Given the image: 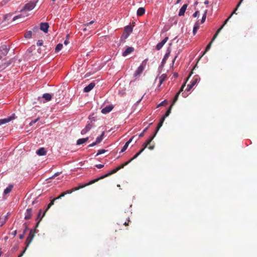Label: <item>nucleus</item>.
Segmentation results:
<instances>
[{"mask_svg": "<svg viewBox=\"0 0 257 257\" xmlns=\"http://www.w3.org/2000/svg\"><path fill=\"white\" fill-rule=\"evenodd\" d=\"M132 161V160H131V159L129 161H128L127 162H126L124 164H122L121 165H120V166H118L117 167H116V168L114 169L113 170H112V171H111L110 172L108 173L107 174H106L105 175H103V176H101V177H99L98 178H96L95 179H93V180H91L90 184H93V183L97 182L99 180L104 179L105 177L109 176L111 175L116 173L118 170H119L123 168L124 166H125L127 165H128Z\"/></svg>", "mask_w": 257, "mask_h": 257, "instance_id": "nucleus-1", "label": "nucleus"}, {"mask_svg": "<svg viewBox=\"0 0 257 257\" xmlns=\"http://www.w3.org/2000/svg\"><path fill=\"white\" fill-rule=\"evenodd\" d=\"M35 231L31 229L30 231L29 235H28V236L27 238L26 241V246L25 247V249L18 257H22L23 256L25 250H26L27 247L29 246V244L31 243V242L35 236Z\"/></svg>", "mask_w": 257, "mask_h": 257, "instance_id": "nucleus-2", "label": "nucleus"}, {"mask_svg": "<svg viewBox=\"0 0 257 257\" xmlns=\"http://www.w3.org/2000/svg\"><path fill=\"white\" fill-rule=\"evenodd\" d=\"M147 64V60L144 61L142 64L138 68L137 70L135 71L134 73V76L137 77L139 76L141 73L145 69V67Z\"/></svg>", "mask_w": 257, "mask_h": 257, "instance_id": "nucleus-3", "label": "nucleus"}, {"mask_svg": "<svg viewBox=\"0 0 257 257\" xmlns=\"http://www.w3.org/2000/svg\"><path fill=\"white\" fill-rule=\"evenodd\" d=\"M91 182V181L90 182H89L87 184H84V185H79L78 187H74L71 190H68L65 192V193H66V194H71L73 192H74L75 191H77L80 189H82V188H83L84 187L87 186H88V185H91L92 184H89Z\"/></svg>", "mask_w": 257, "mask_h": 257, "instance_id": "nucleus-4", "label": "nucleus"}, {"mask_svg": "<svg viewBox=\"0 0 257 257\" xmlns=\"http://www.w3.org/2000/svg\"><path fill=\"white\" fill-rule=\"evenodd\" d=\"M36 6V2H30L26 4L23 9L22 10V12H24L26 11L32 10Z\"/></svg>", "mask_w": 257, "mask_h": 257, "instance_id": "nucleus-5", "label": "nucleus"}, {"mask_svg": "<svg viewBox=\"0 0 257 257\" xmlns=\"http://www.w3.org/2000/svg\"><path fill=\"white\" fill-rule=\"evenodd\" d=\"M94 126V123L92 121H91L90 122H88L87 125L85 126V128H83L81 132V135H85L87 133H88L92 127Z\"/></svg>", "mask_w": 257, "mask_h": 257, "instance_id": "nucleus-6", "label": "nucleus"}, {"mask_svg": "<svg viewBox=\"0 0 257 257\" xmlns=\"http://www.w3.org/2000/svg\"><path fill=\"white\" fill-rule=\"evenodd\" d=\"M9 46L7 45H3L0 47V54L2 56H6L8 53Z\"/></svg>", "mask_w": 257, "mask_h": 257, "instance_id": "nucleus-7", "label": "nucleus"}, {"mask_svg": "<svg viewBox=\"0 0 257 257\" xmlns=\"http://www.w3.org/2000/svg\"><path fill=\"white\" fill-rule=\"evenodd\" d=\"M56 200L57 199H55V198H54L53 200H51V202L48 204V207L46 208V209L45 210V211L44 212L42 216L41 217L40 220L37 223V224L36 225V227H37L38 226L40 221L42 219V218L44 216L46 212L48 210V209L51 207V206L54 204V201Z\"/></svg>", "mask_w": 257, "mask_h": 257, "instance_id": "nucleus-8", "label": "nucleus"}, {"mask_svg": "<svg viewBox=\"0 0 257 257\" xmlns=\"http://www.w3.org/2000/svg\"><path fill=\"white\" fill-rule=\"evenodd\" d=\"M49 27V26L47 23H42L40 24V30L45 33L48 32Z\"/></svg>", "mask_w": 257, "mask_h": 257, "instance_id": "nucleus-9", "label": "nucleus"}, {"mask_svg": "<svg viewBox=\"0 0 257 257\" xmlns=\"http://www.w3.org/2000/svg\"><path fill=\"white\" fill-rule=\"evenodd\" d=\"M113 108V106L112 105H109L102 108L101 111L103 114H106L111 111Z\"/></svg>", "mask_w": 257, "mask_h": 257, "instance_id": "nucleus-10", "label": "nucleus"}, {"mask_svg": "<svg viewBox=\"0 0 257 257\" xmlns=\"http://www.w3.org/2000/svg\"><path fill=\"white\" fill-rule=\"evenodd\" d=\"M168 37H166L165 39H164L161 42L159 43L156 47V48L157 50H160L162 47L163 46H164V45L167 42V41H168Z\"/></svg>", "mask_w": 257, "mask_h": 257, "instance_id": "nucleus-11", "label": "nucleus"}, {"mask_svg": "<svg viewBox=\"0 0 257 257\" xmlns=\"http://www.w3.org/2000/svg\"><path fill=\"white\" fill-rule=\"evenodd\" d=\"M95 83L94 82H91L89 84L86 86L84 88V92H88L91 91L95 86Z\"/></svg>", "mask_w": 257, "mask_h": 257, "instance_id": "nucleus-12", "label": "nucleus"}, {"mask_svg": "<svg viewBox=\"0 0 257 257\" xmlns=\"http://www.w3.org/2000/svg\"><path fill=\"white\" fill-rule=\"evenodd\" d=\"M32 215V209L31 208H28L26 210L25 215V219L26 220L30 219Z\"/></svg>", "mask_w": 257, "mask_h": 257, "instance_id": "nucleus-13", "label": "nucleus"}, {"mask_svg": "<svg viewBox=\"0 0 257 257\" xmlns=\"http://www.w3.org/2000/svg\"><path fill=\"white\" fill-rule=\"evenodd\" d=\"M188 7V5L187 4H184L181 8V9H180L179 10V14H178V15L179 16H183L184 15V14H185V12L186 10V9Z\"/></svg>", "mask_w": 257, "mask_h": 257, "instance_id": "nucleus-14", "label": "nucleus"}, {"mask_svg": "<svg viewBox=\"0 0 257 257\" xmlns=\"http://www.w3.org/2000/svg\"><path fill=\"white\" fill-rule=\"evenodd\" d=\"M134 51V48L132 47H127L126 50L122 53V56L125 57L128 55L129 54L131 53Z\"/></svg>", "mask_w": 257, "mask_h": 257, "instance_id": "nucleus-15", "label": "nucleus"}, {"mask_svg": "<svg viewBox=\"0 0 257 257\" xmlns=\"http://www.w3.org/2000/svg\"><path fill=\"white\" fill-rule=\"evenodd\" d=\"M11 15H6L4 16V20L2 22V24H3L2 26H5L9 24V20L10 19Z\"/></svg>", "mask_w": 257, "mask_h": 257, "instance_id": "nucleus-16", "label": "nucleus"}, {"mask_svg": "<svg viewBox=\"0 0 257 257\" xmlns=\"http://www.w3.org/2000/svg\"><path fill=\"white\" fill-rule=\"evenodd\" d=\"M135 136L132 137L124 145L122 149L121 150V152H124L127 148L129 144L132 142L133 140L134 139Z\"/></svg>", "mask_w": 257, "mask_h": 257, "instance_id": "nucleus-17", "label": "nucleus"}, {"mask_svg": "<svg viewBox=\"0 0 257 257\" xmlns=\"http://www.w3.org/2000/svg\"><path fill=\"white\" fill-rule=\"evenodd\" d=\"M47 153L46 151L44 148H41L36 151V154L39 156H44Z\"/></svg>", "mask_w": 257, "mask_h": 257, "instance_id": "nucleus-18", "label": "nucleus"}, {"mask_svg": "<svg viewBox=\"0 0 257 257\" xmlns=\"http://www.w3.org/2000/svg\"><path fill=\"white\" fill-rule=\"evenodd\" d=\"M167 76L166 74H162L159 77V85L160 86L163 82L167 79Z\"/></svg>", "mask_w": 257, "mask_h": 257, "instance_id": "nucleus-19", "label": "nucleus"}, {"mask_svg": "<svg viewBox=\"0 0 257 257\" xmlns=\"http://www.w3.org/2000/svg\"><path fill=\"white\" fill-rule=\"evenodd\" d=\"M132 31L133 29L131 26H127L125 27L124 33H126V37H127V36L132 33Z\"/></svg>", "mask_w": 257, "mask_h": 257, "instance_id": "nucleus-20", "label": "nucleus"}, {"mask_svg": "<svg viewBox=\"0 0 257 257\" xmlns=\"http://www.w3.org/2000/svg\"><path fill=\"white\" fill-rule=\"evenodd\" d=\"M12 120V118L11 117L4 118V119H0V125L5 124L6 123H8Z\"/></svg>", "mask_w": 257, "mask_h": 257, "instance_id": "nucleus-21", "label": "nucleus"}, {"mask_svg": "<svg viewBox=\"0 0 257 257\" xmlns=\"http://www.w3.org/2000/svg\"><path fill=\"white\" fill-rule=\"evenodd\" d=\"M88 139H89L88 137H87L86 138L79 139L77 141V145H80L83 143H85L88 140Z\"/></svg>", "mask_w": 257, "mask_h": 257, "instance_id": "nucleus-22", "label": "nucleus"}, {"mask_svg": "<svg viewBox=\"0 0 257 257\" xmlns=\"http://www.w3.org/2000/svg\"><path fill=\"white\" fill-rule=\"evenodd\" d=\"M165 119H164V117H162L159 123L158 124V125H157V128H156V130L155 132V134H156V135L157 134V133H158V132L159 131L160 128L162 126V124H163V123Z\"/></svg>", "mask_w": 257, "mask_h": 257, "instance_id": "nucleus-23", "label": "nucleus"}, {"mask_svg": "<svg viewBox=\"0 0 257 257\" xmlns=\"http://www.w3.org/2000/svg\"><path fill=\"white\" fill-rule=\"evenodd\" d=\"M145 13V8L141 7L138 9L137 10V15L138 16H143Z\"/></svg>", "mask_w": 257, "mask_h": 257, "instance_id": "nucleus-24", "label": "nucleus"}, {"mask_svg": "<svg viewBox=\"0 0 257 257\" xmlns=\"http://www.w3.org/2000/svg\"><path fill=\"white\" fill-rule=\"evenodd\" d=\"M8 218V215H5L0 217V226H3Z\"/></svg>", "mask_w": 257, "mask_h": 257, "instance_id": "nucleus-25", "label": "nucleus"}, {"mask_svg": "<svg viewBox=\"0 0 257 257\" xmlns=\"http://www.w3.org/2000/svg\"><path fill=\"white\" fill-rule=\"evenodd\" d=\"M13 185L10 184L4 190V194H7L9 193L12 190Z\"/></svg>", "mask_w": 257, "mask_h": 257, "instance_id": "nucleus-26", "label": "nucleus"}, {"mask_svg": "<svg viewBox=\"0 0 257 257\" xmlns=\"http://www.w3.org/2000/svg\"><path fill=\"white\" fill-rule=\"evenodd\" d=\"M104 134H105V132L103 131L100 136L97 137V138L96 139V143L99 144L102 141Z\"/></svg>", "mask_w": 257, "mask_h": 257, "instance_id": "nucleus-27", "label": "nucleus"}, {"mask_svg": "<svg viewBox=\"0 0 257 257\" xmlns=\"http://www.w3.org/2000/svg\"><path fill=\"white\" fill-rule=\"evenodd\" d=\"M170 51H168V52H167L165 54L164 57L162 61V64L163 65H164L166 63L167 59L169 58V57L170 56Z\"/></svg>", "mask_w": 257, "mask_h": 257, "instance_id": "nucleus-28", "label": "nucleus"}, {"mask_svg": "<svg viewBox=\"0 0 257 257\" xmlns=\"http://www.w3.org/2000/svg\"><path fill=\"white\" fill-rule=\"evenodd\" d=\"M199 80V78L198 77V76H195L192 79V81H191V85L193 86H194L198 81V80Z\"/></svg>", "mask_w": 257, "mask_h": 257, "instance_id": "nucleus-29", "label": "nucleus"}, {"mask_svg": "<svg viewBox=\"0 0 257 257\" xmlns=\"http://www.w3.org/2000/svg\"><path fill=\"white\" fill-rule=\"evenodd\" d=\"M213 43V42H212L211 41V42L207 45V46H206V48H205V50L204 51V52L203 53L202 55H201V56L200 57V59L208 51H209V50L210 49V47L211 46V45H212V43Z\"/></svg>", "mask_w": 257, "mask_h": 257, "instance_id": "nucleus-30", "label": "nucleus"}, {"mask_svg": "<svg viewBox=\"0 0 257 257\" xmlns=\"http://www.w3.org/2000/svg\"><path fill=\"white\" fill-rule=\"evenodd\" d=\"M43 97L47 101H50L52 99V96L49 93H45L43 95Z\"/></svg>", "mask_w": 257, "mask_h": 257, "instance_id": "nucleus-31", "label": "nucleus"}, {"mask_svg": "<svg viewBox=\"0 0 257 257\" xmlns=\"http://www.w3.org/2000/svg\"><path fill=\"white\" fill-rule=\"evenodd\" d=\"M173 104H171L169 109L167 110V111L166 112V113L164 115V116L163 117H164V119H165L166 117H167V116H168L169 115V114H170L171 113V109L172 108V106H173Z\"/></svg>", "mask_w": 257, "mask_h": 257, "instance_id": "nucleus-32", "label": "nucleus"}, {"mask_svg": "<svg viewBox=\"0 0 257 257\" xmlns=\"http://www.w3.org/2000/svg\"><path fill=\"white\" fill-rule=\"evenodd\" d=\"M94 23V21H91L89 23H87L86 24H85L83 25V31H86L87 30V27H88L89 25L93 24Z\"/></svg>", "mask_w": 257, "mask_h": 257, "instance_id": "nucleus-33", "label": "nucleus"}, {"mask_svg": "<svg viewBox=\"0 0 257 257\" xmlns=\"http://www.w3.org/2000/svg\"><path fill=\"white\" fill-rule=\"evenodd\" d=\"M63 48V45L61 43L58 44L55 48V52L57 53L59 52Z\"/></svg>", "mask_w": 257, "mask_h": 257, "instance_id": "nucleus-34", "label": "nucleus"}, {"mask_svg": "<svg viewBox=\"0 0 257 257\" xmlns=\"http://www.w3.org/2000/svg\"><path fill=\"white\" fill-rule=\"evenodd\" d=\"M143 149H144V150H145L146 148L148 147V148L150 150H152L154 149V147H155L154 145L150 146L148 147L147 144H146L145 143L143 145Z\"/></svg>", "mask_w": 257, "mask_h": 257, "instance_id": "nucleus-35", "label": "nucleus"}, {"mask_svg": "<svg viewBox=\"0 0 257 257\" xmlns=\"http://www.w3.org/2000/svg\"><path fill=\"white\" fill-rule=\"evenodd\" d=\"M32 36V32L31 31L27 32L25 34V37L27 39L31 38Z\"/></svg>", "mask_w": 257, "mask_h": 257, "instance_id": "nucleus-36", "label": "nucleus"}, {"mask_svg": "<svg viewBox=\"0 0 257 257\" xmlns=\"http://www.w3.org/2000/svg\"><path fill=\"white\" fill-rule=\"evenodd\" d=\"M155 136H156V134H154L153 136H152L150 139H149L148 140H147V141L145 142V143L146 144H147L148 146H149L150 144V143H151V142L152 141V140L154 139V138L155 137Z\"/></svg>", "mask_w": 257, "mask_h": 257, "instance_id": "nucleus-37", "label": "nucleus"}, {"mask_svg": "<svg viewBox=\"0 0 257 257\" xmlns=\"http://www.w3.org/2000/svg\"><path fill=\"white\" fill-rule=\"evenodd\" d=\"M144 149H142L138 153H137L132 159L131 160H133L136 159L143 151Z\"/></svg>", "mask_w": 257, "mask_h": 257, "instance_id": "nucleus-38", "label": "nucleus"}, {"mask_svg": "<svg viewBox=\"0 0 257 257\" xmlns=\"http://www.w3.org/2000/svg\"><path fill=\"white\" fill-rule=\"evenodd\" d=\"M199 26L198 24H196L194 25L193 30V33L194 35L196 34V33L197 30L199 29Z\"/></svg>", "mask_w": 257, "mask_h": 257, "instance_id": "nucleus-39", "label": "nucleus"}, {"mask_svg": "<svg viewBox=\"0 0 257 257\" xmlns=\"http://www.w3.org/2000/svg\"><path fill=\"white\" fill-rule=\"evenodd\" d=\"M243 1V0H240L239 1V2L238 3V4L236 6V7L234 9V10L233 11V12L231 14V15H232V16L233 15V14L235 13L236 11H237V9L239 8V7L241 5V3Z\"/></svg>", "mask_w": 257, "mask_h": 257, "instance_id": "nucleus-40", "label": "nucleus"}, {"mask_svg": "<svg viewBox=\"0 0 257 257\" xmlns=\"http://www.w3.org/2000/svg\"><path fill=\"white\" fill-rule=\"evenodd\" d=\"M207 10L205 11L201 21V24H203L205 21L206 18Z\"/></svg>", "mask_w": 257, "mask_h": 257, "instance_id": "nucleus-41", "label": "nucleus"}, {"mask_svg": "<svg viewBox=\"0 0 257 257\" xmlns=\"http://www.w3.org/2000/svg\"><path fill=\"white\" fill-rule=\"evenodd\" d=\"M106 152V150H104V149H101V150H99L97 152V153L96 154V156L99 155H101V154H102L103 153H104L105 152Z\"/></svg>", "mask_w": 257, "mask_h": 257, "instance_id": "nucleus-42", "label": "nucleus"}, {"mask_svg": "<svg viewBox=\"0 0 257 257\" xmlns=\"http://www.w3.org/2000/svg\"><path fill=\"white\" fill-rule=\"evenodd\" d=\"M179 94H180L179 93H177L176 94V95L175 96V97L174 98V99H173V103L172 104H173V105L175 104L176 101L178 100V98Z\"/></svg>", "mask_w": 257, "mask_h": 257, "instance_id": "nucleus-43", "label": "nucleus"}, {"mask_svg": "<svg viewBox=\"0 0 257 257\" xmlns=\"http://www.w3.org/2000/svg\"><path fill=\"white\" fill-rule=\"evenodd\" d=\"M40 119V118L39 117H38L37 118H36V119L34 120H32L31 121L30 123H29V125L30 126H32L33 125L34 123H35L36 122H37V121H38Z\"/></svg>", "mask_w": 257, "mask_h": 257, "instance_id": "nucleus-44", "label": "nucleus"}, {"mask_svg": "<svg viewBox=\"0 0 257 257\" xmlns=\"http://www.w3.org/2000/svg\"><path fill=\"white\" fill-rule=\"evenodd\" d=\"M167 103H168L167 101L166 100H165L163 101H162V102H161L159 104H158L157 107H159L161 106L165 105L167 104Z\"/></svg>", "mask_w": 257, "mask_h": 257, "instance_id": "nucleus-45", "label": "nucleus"}, {"mask_svg": "<svg viewBox=\"0 0 257 257\" xmlns=\"http://www.w3.org/2000/svg\"><path fill=\"white\" fill-rule=\"evenodd\" d=\"M66 195V193H65V192H63L61 193L60 195H59L58 197L55 198V199H61L62 197L65 196Z\"/></svg>", "mask_w": 257, "mask_h": 257, "instance_id": "nucleus-46", "label": "nucleus"}, {"mask_svg": "<svg viewBox=\"0 0 257 257\" xmlns=\"http://www.w3.org/2000/svg\"><path fill=\"white\" fill-rule=\"evenodd\" d=\"M148 129V127H146L145 130H143V132H142L140 135H139V137L141 138V137H143L144 136V134L146 132V131Z\"/></svg>", "mask_w": 257, "mask_h": 257, "instance_id": "nucleus-47", "label": "nucleus"}, {"mask_svg": "<svg viewBox=\"0 0 257 257\" xmlns=\"http://www.w3.org/2000/svg\"><path fill=\"white\" fill-rule=\"evenodd\" d=\"M26 230H27V227H26V228L24 230L23 233L20 235V236H19L20 239H23L24 238V235H25V232H26Z\"/></svg>", "mask_w": 257, "mask_h": 257, "instance_id": "nucleus-48", "label": "nucleus"}, {"mask_svg": "<svg viewBox=\"0 0 257 257\" xmlns=\"http://www.w3.org/2000/svg\"><path fill=\"white\" fill-rule=\"evenodd\" d=\"M232 17V15H230L229 16V17L224 21L223 24L222 25V26H224L226 24V23H227V22L229 21V20L230 19V18Z\"/></svg>", "mask_w": 257, "mask_h": 257, "instance_id": "nucleus-49", "label": "nucleus"}, {"mask_svg": "<svg viewBox=\"0 0 257 257\" xmlns=\"http://www.w3.org/2000/svg\"><path fill=\"white\" fill-rule=\"evenodd\" d=\"M193 86H192L191 84H189V85H187V88L186 89V90L187 91H190L192 88L193 87Z\"/></svg>", "mask_w": 257, "mask_h": 257, "instance_id": "nucleus-50", "label": "nucleus"}, {"mask_svg": "<svg viewBox=\"0 0 257 257\" xmlns=\"http://www.w3.org/2000/svg\"><path fill=\"white\" fill-rule=\"evenodd\" d=\"M43 41L42 40H38V41L37 42V45L38 46H41L43 45Z\"/></svg>", "mask_w": 257, "mask_h": 257, "instance_id": "nucleus-51", "label": "nucleus"}, {"mask_svg": "<svg viewBox=\"0 0 257 257\" xmlns=\"http://www.w3.org/2000/svg\"><path fill=\"white\" fill-rule=\"evenodd\" d=\"M95 167L98 169H101L104 167V165L102 164H97L95 165Z\"/></svg>", "mask_w": 257, "mask_h": 257, "instance_id": "nucleus-52", "label": "nucleus"}, {"mask_svg": "<svg viewBox=\"0 0 257 257\" xmlns=\"http://www.w3.org/2000/svg\"><path fill=\"white\" fill-rule=\"evenodd\" d=\"M59 175H60V173L59 172H57L53 176H52L51 177H50L49 179H53L55 177L58 176Z\"/></svg>", "mask_w": 257, "mask_h": 257, "instance_id": "nucleus-53", "label": "nucleus"}, {"mask_svg": "<svg viewBox=\"0 0 257 257\" xmlns=\"http://www.w3.org/2000/svg\"><path fill=\"white\" fill-rule=\"evenodd\" d=\"M218 34L215 33V34L214 35L212 40H211V41L212 42H213L214 41V40L216 39V38L217 37Z\"/></svg>", "mask_w": 257, "mask_h": 257, "instance_id": "nucleus-54", "label": "nucleus"}, {"mask_svg": "<svg viewBox=\"0 0 257 257\" xmlns=\"http://www.w3.org/2000/svg\"><path fill=\"white\" fill-rule=\"evenodd\" d=\"M185 86V84H184L181 86V88H180V90L179 91V92H178V93H179V94H180V93H181V92L183 90V89H184V88Z\"/></svg>", "mask_w": 257, "mask_h": 257, "instance_id": "nucleus-55", "label": "nucleus"}, {"mask_svg": "<svg viewBox=\"0 0 257 257\" xmlns=\"http://www.w3.org/2000/svg\"><path fill=\"white\" fill-rule=\"evenodd\" d=\"M98 144V143H96V142L95 141V142L90 144L89 146H88V147H93L94 146H95L96 145Z\"/></svg>", "mask_w": 257, "mask_h": 257, "instance_id": "nucleus-56", "label": "nucleus"}, {"mask_svg": "<svg viewBox=\"0 0 257 257\" xmlns=\"http://www.w3.org/2000/svg\"><path fill=\"white\" fill-rule=\"evenodd\" d=\"M199 11H196L193 15V16L194 17H196L199 15Z\"/></svg>", "mask_w": 257, "mask_h": 257, "instance_id": "nucleus-57", "label": "nucleus"}, {"mask_svg": "<svg viewBox=\"0 0 257 257\" xmlns=\"http://www.w3.org/2000/svg\"><path fill=\"white\" fill-rule=\"evenodd\" d=\"M224 27L221 26L220 27V28H219L217 30V31L216 32V33L217 34H219L220 33V32L221 31V30H222V29Z\"/></svg>", "mask_w": 257, "mask_h": 257, "instance_id": "nucleus-58", "label": "nucleus"}, {"mask_svg": "<svg viewBox=\"0 0 257 257\" xmlns=\"http://www.w3.org/2000/svg\"><path fill=\"white\" fill-rule=\"evenodd\" d=\"M129 222H130V220H128L127 221H125L123 223L122 222H121V223H123V225H124L125 226H127L128 225Z\"/></svg>", "mask_w": 257, "mask_h": 257, "instance_id": "nucleus-59", "label": "nucleus"}, {"mask_svg": "<svg viewBox=\"0 0 257 257\" xmlns=\"http://www.w3.org/2000/svg\"><path fill=\"white\" fill-rule=\"evenodd\" d=\"M42 209H40L39 210V214H38V217H37V219H38L39 218V217H40V215H41V214L42 213Z\"/></svg>", "mask_w": 257, "mask_h": 257, "instance_id": "nucleus-60", "label": "nucleus"}, {"mask_svg": "<svg viewBox=\"0 0 257 257\" xmlns=\"http://www.w3.org/2000/svg\"><path fill=\"white\" fill-rule=\"evenodd\" d=\"M8 66V64L6 65V64L5 63L4 65H3L2 67H1V68L4 69V68H6V67H7Z\"/></svg>", "mask_w": 257, "mask_h": 257, "instance_id": "nucleus-61", "label": "nucleus"}, {"mask_svg": "<svg viewBox=\"0 0 257 257\" xmlns=\"http://www.w3.org/2000/svg\"><path fill=\"white\" fill-rule=\"evenodd\" d=\"M64 44L65 45H67L68 44V40H66L64 42Z\"/></svg>", "mask_w": 257, "mask_h": 257, "instance_id": "nucleus-62", "label": "nucleus"}, {"mask_svg": "<svg viewBox=\"0 0 257 257\" xmlns=\"http://www.w3.org/2000/svg\"><path fill=\"white\" fill-rule=\"evenodd\" d=\"M19 16H16L13 18V21L16 20L18 18H19Z\"/></svg>", "mask_w": 257, "mask_h": 257, "instance_id": "nucleus-63", "label": "nucleus"}, {"mask_svg": "<svg viewBox=\"0 0 257 257\" xmlns=\"http://www.w3.org/2000/svg\"><path fill=\"white\" fill-rule=\"evenodd\" d=\"M177 56H176L175 57V58H174V59H173V61H172L173 63H174V62H175V61L176 59L177 58Z\"/></svg>", "mask_w": 257, "mask_h": 257, "instance_id": "nucleus-64", "label": "nucleus"}]
</instances>
